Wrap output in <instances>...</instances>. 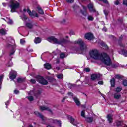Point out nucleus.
Here are the masks:
<instances>
[{
    "label": "nucleus",
    "mask_w": 127,
    "mask_h": 127,
    "mask_svg": "<svg viewBox=\"0 0 127 127\" xmlns=\"http://www.w3.org/2000/svg\"><path fill=\"white\" fill-rule=\"evenodd\" d=\"M81 116L83 117V118H86L85 116V111H81Z\"/></svg>",
    "instance_id": "nucleus-40"
},
{
    "label": "nucleus",
    "mask_w": 127,
    "mask_h": 127,
    "mask_svg": "<svg viewBox=\"0 0 127 127\" xmlns=\"http://www.w3.org/2000/svg\"><path fill=\"white\" fill-rule=\"evenodd\" d=\"M86 121L88 122V123H92L93 122L94 118L93 117H87L86 118Z\"/></svg>",
    "instance_id": "nucleus-23"
},
{
    "label": "nucleus",
    "mask_w": 127,
    "mask_h": 127,
    "mask_svg": "<svg viewBox=\"0 0 127 127\" xmlns=\"http://www.w3.org/2000/svg\"><path fill=\"white\" fill-rule=\"evenodd\" d=\"M65 56L66 54L64 53H61L60 55V58H62V59H63V58H65Z\"/></svg>",
    "instance_id": "nucleus-29"
},
{
    "label": "nucleus",
    "mask_w": 127,
    "mask_h": 127,
    "mask_svg": "<svg viewBox=\"0 0 127 127\" xmlns=\"http://www.w3.org/2000/svg\"><path fill=\"white\" fill-rule=\"evenodd\" d=\"M115 79H122V76L118 74L115 76Z\"/></svg>",
    "instance_id": "nucleus-44"
},
{
    "label": "nucleus",
    "mask_w": 127,
    "mask_h": 127,
    "mask_svg": "<svg viewBox=\"0 0 127 127\" xmlns=\"http://www.w3.org/2000/svg\"><path fill=\"white\" fill-rule=\"evenodd\" d=\"M68 119L70 121V122L71 124H72V125H74V126H76V127H77V126L79 124L78 123V121H77V120H75V119H74L73 118V117L71 116H68Z\"/></svg>",
    "instance_id": "nucleus-9"
},
{
    "label": "nucleus",
    "mask_w": 127,
    "mask_h": 127,
    "mask_svg": "<svg viewBox=\"0 0 127 127\" xmlns=\"http://www.w3.org/2000/svg\"><path fill=\"white\" fill-rule=\"evenodd\" d=\"M103 31H107V28H103L102 29Z\"/></svg>",
    "instance_id": "nucleus-62"
},
{
    "label": "nucleus",
    "mask_w": 127,
    "mask_h": 127,
    "mask_svg": "<svg viewBox=\"0 0 127 127\" xmlns=\"http://www.w3.org/2000/svg\"><path fill=\"white\" fill-rule=\"evenodd\" d=\"M101 77H102V75H101L100 74H92L91 75V80H92V81H95V80H96V79H97V80H101Z\"/></svg>",
    "instance_id": "nucleus-13"
},
{
    "label": "nucleus",
    "mask_w": 127,
    "mask_h": 127,
    "mask_svg": "<svg viewBox=\"0 0 127 127\" xmlns=\"http://www.w3.org/2000/svg\"><path fill=\"white\" fill-rule=\"evenodd\" d=\"M48 41L49 42H51L53 41L54 43L55 44H59L63 46L64 44H66V43H68V42H70V41H68V40H66L64 38H61L60 40H58L56 38L52 36L51 37H49L47 39Z\"/></svg>",
    "instance_id": "nucleus-1"
},
{
    "label": "nucleus",
    "mask_w": 127,
    "mask_h": 127,
    "mask_svg": "<svg viewBox=\"0 0 127 127\" xmlns=\"http://www.w3.org/2000/svg\"><path fill=\"white\" fill-rule=\"evenodd\" d=\"M100 1H103L104 3H106V4H108L109 3V2H108L107 0H99Z\"/></svg>",
    "instance_id": "nucleus-46"
},
{
    "label": "nucleus",
    "mask_w": 127,
    "mask_h": 127,
    "mask_svg": "<svg viewBox=\"0 0 127 127\" xmlns=\"http://www.w3.org/2000/svg\"><path fill=\"white\" fill-rule=\"evenodd\" d=\"M34 16H35V17H38V13H35L34 14V15L32 17V18H33V17H34Z\"/></svg>",
    "instance_id": "nucleus-56"
},
{
    "label": "nucleus",
    "mask_w": 127,
    "mask_h": 127,
    "mask_svg": "<svg viewBox=\"0 0 127 127\" xmlns=\"http://www.w3.org/2000/svg\"><path fill=\"white\" fill-rule=\"evenodd\" d=\"M40 94H41V93L40 92V91H39V90H38L36 93H35V96H36V97H37V96H38L39 95H40Z\"/></svg>",
    "instance_id": "nucleus-45"
},
{
    "label": "nucleus",
    "mask_w": 127,
    "mask_h": 127,
    "mask_svg": "<svg viewBox=\"0 0 127 127\" xmlns=\"http://www.w3.org/2000/svg\"><path fill=\"white\" fill-rule=\"evenodd\" d=\"M66 99H68V97L67 96L64 97L63 100H62V103H64V102H65V100H66Z\"/></svg>",
    "instance_id": "nucleus-52"
},
{
    "label": "nucleus",
    "mask_w": 127,
    "mask_h": 127,
    "mask_svg": "<svg viewBox=\"0 0 127 127\" xmlns=\"http://www.w3.org/2000/svg\"><path fill=\"white\" fill-rule=\"evenodd\" d=\"M68 96H70L71 97H73V96H74V94H73V93H72L71 92H69L68 93Z\"/></svg>",
    "instance_id": "nucleus-51"
},
{
    "label": "nucleus",
    "mask_w": 127,
    "mask_h": 127,
    "mask_svg": "<svg viewBox=\"0 0 127 127\" xmlns=\"http://www.w3.org/2000/svg\"><path fill=\"white\" fill-rule=\"evenodd\" d=\"M66 1L68 3H72V2H74V0H66Z\"/></svg>",
    "instance_id": "nucleus-48"
},
{
    "label": "nucleus",
    "mask_w": 127,
    "mask_h": 127,
    "mask_svg": "<svg viewBox=\"0 0 127 127\" xmlns=\"http://www.w3.org/2000/svg\"><path fill=\"white\" fill-rule=\"evenodd\" d=\"M37 11L38 13H40V14H44V12H43V10H42V9L39 6H38L37 7Z\"/></svg>",
    "instance_id": "nucleus-21"
},
{
    "label": "nucleus",
    "mask_w": 127,
    "mask_h": 127,
    "mask_svg": "<svg viewBox=\"0 0 127 127\" xmlns=\"http://www.w3.org/2000/svg\"><path fill=\"white\" fill-rule=\"evenodd\" d=\"M34 114L37 116V117H39L40 119H41L42 122V124H45V121H46L47 118L46 117H44V116L42 115L40 112H38V111H35Z\"/></svg>",
    "instance_id": "nucleus-7"
},
{
    "label": "nucleus",
    "mask_w": 127,
    "mask_h": 127,
    "mask_svg": "<svg viewBox=\"0 0 127 127\" xmlns=\"http://www.w3.org/2000/svg\"><path fill=\"white\" fill-rule=\"evenodd\" d=\"M114 99H116V100H119L120 98H121V95L119 93H115L114 94Z\"/></svg>",
    "instance_id": "nucleus-22"
},
{
    "label": "nucleus",
    "mask_w": 127,
    "mask_h": 127,
    "mask_svg": "<svg viewBox=\"0 0 127 127\" xmlns=\"http://www.w3.org/2000/svg\"><path fill=\"white\" fill-rule=\"evenodd\" d=\"M56 70H57L58 71H59V70H60V67L57 66L56 67Z\"/></svg>",
    "instance_id": "nucleus-63"
},
{
    "label": "nucleus",
    "mask_w": 127,
    "mask_h": 127,
    "mask_svg": "<svg viewBox=\"0 0 127 127\" xmlns=\"http://www.w3.org/2000/svg\"><path fill=\"white\" fill-rule=\"evenodd\" d=\"M104 13L105 15H106V16H107V15H108V14H109V12L107 11L106 10H104Z\"/></svg>",
    "instance_id": "nucleus-54"
},
{
    "label": "nucleus",
    "mask_w": 127,
    "mask_h": 127,
    "mask_svg": "<svg viewBox=\"0 0 127 127\" xmlns=\"http://www.w3.org/2000/svg\"><path fill=\"white\" fill-rule=\"evenodd\" d=\"M28 100H29L30 102H32V101H33V97L32 96L28 97Z\"/></svg>",
    "instance_id": "nucleus-41"
},
{
    "label": "nucleus",
    "mask_w": 127,
    "mask_h": 127,
    "mask_svg": "<svg viewBox=\"0 0 127 127\" xmlns=\"http://www.w3.org/2000/svg\"><path fill=\"white\" fill-rule=\"evenodd\" d=\"M39 108L40 110H41V111H48V112H49V113L52 114V110H51V109H50V108L47 106H39Z\"/></svg>",
    "instance_id": "nucleus-11"
},
{
    "label": "nucleus",
    "mask_w": 127,
    "mask_h": 127,
    "mask_svg": "<svg viewBox=\"0 0 127 127\" xmlns=\"http://www.w3.org/2000/svg\"><path fill=\"white\" fill-rule=\"evenodd\" d=\"M36 79L37 81L40 83V84H41V85H47L48 84V81L47 80H45L42 76H40L39 75H38L36 77Z\"/></svg>",
    "instance_id": "nucleus-6"
},
{
    "label": "nucleus",
    "mask_w": 127,
    "mask_h": 127,
    "mask_svg": "<svg viewBox=\"0 0 127 127\" xmlns=\"http://www.w3.org/2000/svg\"><path fill=\"white\" fill-rule=\"evenodd\" d=\"M123 3L124 5H126L127 7V0H123Z\"/></svg>",
    "instance_id": "nucleus-47"
},
{
    "label": "nucleus",
    "mask_w": 127,
    "mask_h": 127,
    "mask_svg": "<svg viewBox=\"0 0 127 127\" xmlns=\"http://www.w3.org/2000/svg\"><path fill=\"white\" fill-rule=\"evenodd\" d=\"M121 52H122V54L124 55V56H126V57L127 56V50L123 49V50H122Z\"/></svg>",
    "instance_id": "nucleus-27"
},
{
    "label": "nucleus",
    "mask_w": 127,
    "mask_h": 127,
    "mask_svg": "<svg viewBox=\"0 0 127 127\" xmlns=\"http://www.w3.org/2000/svg\"><path fill=\"white\" fill-rule=\"evenodd\" d=\"M110 83L111 85V87H115V84L116 83V80H115V78H112L110 80Z\"/></svg>",
    "instance_id": "nucleus-24"
},
{
    "label": "nucleus",
    "mask_w": 127,
    "mask_h": 127,
    "mask_svg": "<svg viewBox=\"0 0 127 127\" xmlns=\"http://www.w3.org/2000/svg\"><path fill=\"white\" fill-rule=\"evenodd\" d=\"M7 19H8V21L7 22V23H8V24H12L13 23V21H12L11 19L7 18Z\"/></svg>",
    "instance_id": "nucleus-36"
},
{
    "label": "nucleus",
    "mask_w": 127,
    "mask_h": 127,
    "mask_svg": "<svg viewBox=\"0 0 127 127\" xmlns=\"http://www.w3.org/2000/svg\"><path fill=\"white\" fill-rule=\"evenodd\" d=\"M103 84H104V82H103V81H100L98 82L99 85H103Z\"/></svg>",
    "instance_id": "nucleus-59"
},
{
    "label": "nucleus",
    "mask_w": 127,
    "mask_h": 127,
    "mask_svg": "<svg viewBox=\"0 0 127 127\" xmlns=\"http://www.w3.org/2000/svg\"><path fill=\"white\" fill-rule=\"evenodd\" d=\"M69 34L70 35H75V32L71 31H70Z\"/></svg>",
    "instance_id": "nucleus-58"
},
{
    "label": "nucleus",
    "mask_w": 127,
    "mask_h": 127,
    "mask_svg": "<svg viewBox=\"0 0 127 127\" xmlns=\"http://www.w3.org/2000/svg\"><path fill=\"white\" fill-rule=\"evenodd\" d=\"M123 85L124 86V87H126V86H127V80H123Z\"/></svg>",
    "instance_id": "nucleus-39"
},
{
    "label": "nucleus",
    "mask_w": 127,
    "mask_h": 127,
    "mask_svg": "<svg viewBox=\"0 0 127 127\" xmlns=\"http://www.w3.org/2000/svg\"><path fill=\"white\" fill-rule=\"evenodd\" d=\"M13 64L11 63V62H9L7 64V66L8 67H12Z\"/></svg>",
    "instance_id": "nucleus-38"
},
{
    "label": "nucleus",
    "mask_w": 127,
    "mask_h": 127,
    "mask_svg": "<svg viewBox=\"0 0 127 127\" xmlns=\"http://www.w3.org/2000/svg\"><path fill=\"white\" fill-rule=\"evenodd\" d=\"M5 105H6V108H7L8 105H9V102L8 101L5 103Z\"/></svg>",
    "instance_id": "nucleus-61"
},
{
    "label": "nucleus",
    "mask_w": 127,
    "mask_h": 127,
    "mask_svg": "<svg viewBox=\"0 0 127 127\" xmlns=\"http://www.w3.org/2000/svg\"><path fill=\"white\" fill-rule=\"evenodd\" d=\"M120 65L119 64H114L111 65L112 68H118Z\"/></svg>",
    "instance_id": "nucleus-35"
},
{
    "label": "nucleus",
    "mask_w": 127,
    "mask_h": 127,
    "mask_svg": "<svg viewBox=\"0 0 127 127\" xmlns=\"http://www.w3.org/2000/svg\"><path fill=\"white\" fill-rule=\"evenodd\" d=\"M107 118L109 124H112V123H113V116L112 114H108L107 116Z\"/></svg>",
    "instance_id": "nucleus-16"
},
{
    "label": "nucleus",
    "mask_w": 127,
    "mask_h": 127,
    "mask_svg": "<svg viewBox=\"0 0 127 127\" xmlns=\"http://www.w3.org/2000/svg\"><path fill=\"white\" fill-rule=\"evenodd\" d=\"M88 7L90 11H93V12H95V9H94L93 8L94 6L93 4H88Z\"/></svg>",
    "instance_id": "nucleus-19"
},
{
    "label": "nucleus",
    "mask_w": 127,
    "mask_h": 127,
    "mask_svg": "<svg viewBox=\"0 0 127 127\" xmlns=\"http://www.w3.org/2000/svg\"><path fill=\"white\" fill-rule=\"evenodd\" d=\"M82 13L83 15L86 16V12H82Z\"/></svg>",
    "instance_id": "nucleus-64"
},
{
    "label": "nucleus",
    "mask_w": 127,
    "mask_h": 127,
    "mask_svg": "<svg viewBox=\"0 0 127 127\" xmlns=\"http://www.w3.org/2000/svg\"><path fill=\"white\" fill-rule=\"evenodd\" d=\"M84 71H85V72H90V68H86L84 69Z\"/></svg>",
    "instance_id": "nucleus-53"
},
{
    "label": "nucleus",
    "mask_w": 127,
    "mask_h": 127,
    "mask_svg": "<svg viewBox=\"0 0 127 127\" xmlns=\"http://www.w3.org/2000/svg\"><path fill=\"white\" fill-rule=\"evenodd\" d=\"M73 8L75 11H76V10H79V9H80V8L79 7V6H78L77 5L73 6Z\"/></svg>",
    "instance_id": "nucleus-37"
},
{
    "label": "nucleus",
    "mask_w": 127,
    "mask_h": 127,
    "mask_svg": "<svg viewBox=\"0 0 127 127\" xmlns=\"http://www.w3.org/2000/svg\"><path fill=\"white\" fill-rule=\"evenodd\" d=\"M0 33L2 35H5L6 34V31L4 30L3 28L0 30Z\"/></svg>",
    "instance_id": "nucleus-26"
},
{
    "label": "nucleus",
    "mask_w": 127,
    "mask_h": 127,
    "mask_svg": "<svg viewBox=\"0 0 127 127\" xmlns=\"http://www.w3.org/2000/svg\"><path fill=\"white\" fill-rule=\"evenodd\" d=\"M114 4L115 5H119V4H120V2L118 0H117L114 2Z\"/></svg>",
    "instance_id": "nucleus-50"
},
{
    "label": "nucleus",
    "mask_w": 127,
    "mask_h": 127,
    "mask_svg": "<svg viewBox=\"0 0 127 127\" xmlns=\"http://www.w3.org/2000/svg\"><path fill=\"white\" fill-rule=\"evenodd\" d=\"M9 7L11 9V12H15L16 9L19 8L20 4L19 3L15 0H11L9 2Z\"/></svg>",
    "instance_id": "nucleus-3"
},
{
    "label": "nucleus",
    "mask_w": 127,
    "mask_h": 127,
    "mask_svg": "<svg viewBox=\"0 0 127 127\" xmlns=\"http://www.w3.org/2000/svg\"><path fill=\"white\" fill-rule=\"evenodd\" d=\"M122 87H117L116 89V92L117 93H120V92H121V91H122Z\"/></svg>",
    "instance_id": "nucleus-33"
},
{
    "label": "nucleus",
    "mask_w": 127,
    "mask_h": 127,
    "mask_svg": "<svg viewBox=\"0 0 127 127\" xmlns=\"http://www.w3.org/2000/svg\"><path fill=\"white\" fill-rule=\"evenodd\" d=\"M30 82L31 83H32V84H35V83H36V81H35V79H31Z\"/></svg>",
    "instance_id": "nucleus-49"
},
{
    "label": "nucleus",
    "mask_w": 127,
    "mask_h": 127,
    "mask_svg": "<svg viewBox=\"0 0 127 127\" xmlns=\"http://www.w3.org/2000/svg\"><path fill=\"white\" fill-rule=\"evenodd\" d=\"M26 26L28 28H29V29L33 28V24H32L31 23H27L26 24Z\"/></svg>",
    "instance_id": "nucleus-20"
},
{
    "label": "nucleus",
    "mask_w": 127,
    "mask_h": 127,
    "mask_svg": "<svg viewBox=\"0 0 127 127\" xmlns=\"http://www.w3.org/2000/svg\"><path fill=\"white\" fill-rule=\"evenodd\" d=\"M87 19H88L89 21H93V20H94V17L92 16L89 15L88 16Z\"/></svg>",
    "instance_id": "nucleus-31"
},
{
    "label": "nucleus",
    "mask_w": 127,
    "mask_h": 127,
    "mask_svg": "<svg viewBox=\"0 0 127 127\" xmlns=\"http://www.w3.org/2000/svg\"><path fill=\"white\" fill-rule=\"evenodd\" d=\"M17 75V73H16V71H11L10 73L9 78L12 81H13L14 79H15L16 78Z\"/></svg>",
    "instance_id": "nucleus-12"
},
{
    "label": "nucleus",
    "mask_w": 127,
    "mask_h": 127,
    "mask_svg": "<svg viewBox=\"0 0 127 127\" xmlns=\"http://www.w3.org/2000/svg\"><path fill=\"white\" fill-rule=\"evenodd\" d=\"M99 60H101L106 66H111V65H112V60L109 55H107L106 53L102 54Z\"/></svg>",
    "instance_id": "nucleus-2"
},
{
    "label": "nucleus",
    "mask_w": 127,
    "mask_h": 127,
    "mask_svg": "<svg viewBox=\"0 0 127 127\" xmlns=\"http://www.w3.org/2000/svg\"><path fill=\"white\" fill-rule=\"evenodd\" d=\"M73 99L75 103L76 104L77 106H80L81 105V102H80V100L78 98L76 97H73Z\"/></svg>",
    "instance_id": "nucleus-17"
},
{
    "label": "nucleus",
    "mask_w": 127,
    "mask_h": 127,
    "mask_svg": "<svg viewBox=\"0 0 127 127\" xmlns=\"http://www.w3.org/2000/svg\"><path fill=\"white\" fill-rule=\"evenodd\" d=\"M56 76H57V78H58V79H63V75L62 74H59V75H57Z\"/></svg>",
    "instance_id": "nucleus-42"
},
{
    "label": "nucleus",
    "mask_w": 127,
    "mask_h": 127,
    "mask_svg": "<svg viewBox=\"0 0 127 127\" xmlns=\"http://www.w3.org/2000/svg\"><path fill=\"white\" fill-rule=\"evenodd\" d=\"M7 47H11L12 49L11 50L9 53V56L11 57L12 55H13L14 53H15V48L16 47L15 45H10L9 44H7L6 45Z\"/></svg>",
    "instance_id": "nucleus-8"
},
{
    "label": "nucleus",
    "mask_w": 127,
    "mask_h": 127,
    "mask_svg": "<svg viewBox=\"0 0 127 127\" xmlns=\"http://www.w3.org/2000/svg\"><path fill=\"white\" fill-rule=\"evenodd\" d=\"M68 86L69 89H73V88H74L75 87V84H72L71 83H69L68 84Z\"/></svg>",
    "instance_id": "nucleus-34"
},
{
    "label": "nucleus",
    "mask_w": 127,
    "mask_h": 127,
    "mask_svg": "<svg viewBox=\"0 0 127 127\" xmlns=\"http://www.w3.org/2000/svg\"><path fill=\"white\" fill-rule=\"evenodd\" d=\"M101 45L102 46H105V47H106V48H108V46L107 45H106V44L105 43H102L101 44Z\"/></svg>",
    "instance_id": "nucleus-57"
},
{
    "label": "nucleus",
    "mask_w": 127,
    "mask_h": 127,
    "mask_svg": "<svg viewBox=\"0 0 127 127\" xmlns=\"http://www.w3.org/2000/svg\"><path fill=\"white\" fill-rule=\"evenodd\" d=\"M116 125L117 127H119V126H122L123 125V121H116Z\"/></svg>",
    "instance_id": "nucleus-30"
},
{
    "label": "nucleus",
    "mask_w": 127,
    "mask_h": 127,
    "mask_svg": "<svg viewBox=\"0 0 127 127\" xmlns=\"http://www.w3.org/2000/svg\"><path fill=\"white\" fill-rule=\"evenodd\" d=\"M44 67L45 69H47V70H50V69H51V64L49 63H46L44 65Z\"/></svg>",
    "instance_id": "nucleus-18"
},
{
    "label": "nucleus",
    "mask_w": 127,
    "mask_h": 127,
    "mask_svg": "<svg viewBox=\"0 0 127 127\" xmlns=\"http://www.w3.org/2000/svg\"><path fill=\"white\" fill-rule=\"evenodd\" d=\"M3 80V76H0V90L1 89V84H2V80Z\"/></svg>",
    "instance_id": "nucleus-28"
},
{
    "label": "nucleus",
    "mask_w": 127,
    "mask_h": 127,
    "mask_svg": "<svg viewBox=\"0 0 127 127\" xmlns=\"http://www.w3.org/2000/svg\"><path fill=\"white\" fill-rule=\"evenodd\" d=\"M34 42L36 44L40 43V42H41V39H40V38L39 37L35 38L34 40Z\"/></svg>",
    "instance_id": "nucleus-25"
},
{
    "label": "nucleus",
    "mask_w": 127,
    "mask_h": 127,
    "mask_svg": "<svg viewBox=\"0 0 127 127\" xmlns=\"http://www.w3.org/2000/svg\"><path fill=\"white\" fill-rule=\"evenodd\" d=\"M49 123H51V124H56V123H58L60 127H61V121L60 120L51 119H49Z\"/></svg>",
    "instance_id": "nucleus-14"
},
{
    "label": "nucleus",
    "mask_w": 127,
    "mask_h": 127,
    "mask_svg": "<svg viewBox=\"0 0 127 127\" xmlns=\"http://www.w3.org/2000/svg\"><path fill=\"white\" fill-rule=\"evenodd\" d=\"M74 44H78L80 45V50L81 51H86L87 50V45H86L82 39H79L78 40L75 41Z\"/></svg>",
    "instance_id": "nucleus-4"
},
{
    "label": "nucleus",
    "mask_w": 127,
    "mask_h": 127,
    "mask_svg": "<svg viewBox=\"0 0 127 127\" xmlns=\"http://www.w3.org/2000/svg\"><path fill=\"white\" fill-rule=\"evenodd\" d=\"M46 127H54L53 125H51L50 124H48Z\"/></svg>",
    "instance_id": "nucleus-60"
},
{
    "label": "nucleus",
    "mask_w": 127,
    "mask_h": 127,
    "mask_svg": "<svg viewBox=\"0 0 127 127\" xmlns=\"http://www.w3.org/2000/svg\"><path fill=\"white\" fill-rule=\"evenodd\" d=\"M20 43L22 45L24 44L25 43V40L23 39H20Z\"/></svg>",
    "instance_id": "nucleus-43"
},
{
    "label": "nucleus",
    "mask_w": 127,
    "mask_h": 127,
    "mask_svg": "<svg viewBox=\"0 0 127 127\" xmlns=\"http://www.w3.org/2000/svg\"><path fill=\"white\" fill-rule=\"evenodd\" d=\"M23 11H24V12H26V11H27V12L28 13L29 15H30V16H31V17L34 16V14L35 13V11H32L31 12V11H30V10H29V9H27V10H26V9H24Z\"/></svg>",
    "instance_id": "nucleus-15"
},
{
    "label": "nucleus",
    "mask_w": 127,
    "mask_h": 127,
    "mask_svg": "<svg viewBox=\"0 0 127 127\" xmlns=\"http://www.w3.org/2000/svg\"><path fill=\"white\" fill-rule=\"evenodd\" d=\"M89 54L91 57L93 58V59L100 60L102 57V55H100V54H99V52L97 50H92L90 51Z\"/></svg>",
    "instance_id": "nucleus-5"
},
{
    "label": "nucleus",
    "mask_w": 127,
    "mask_h": 127,
    "mask_svg": "<svg viewBox=\"0 0 127 127\" xmlns=\"http://www.w3.org/2000/svg\"><path fill=\"white\" fill-rule=\"evenodd\" d=\"M23 81H24V79L22 78H18L17 79V82H18V83H22V82H23Z\"/></svg>",
    "instance_id": "nucleus-32"
},
{
    "label": "nucleus",
    "mask_w": 127,
    "mask_h": 127,
    "mask_svg": "<svg viewBox=\"0 0 127 127\" xmlns=\"http://www.w3.org/2000/svg\"><path fill=\"white\" fill-rule=\"evenodd\" d=\"M14 94H19V91H18L17 90H15L14 91Z\"/></svg>",
    "instance_id": "nucleus-55"
},
{
    "label": "nucleus",
    "mask_w": 127,
    "mask_h": 127,
    "mask_svg": "<svg viewBox=\"0 0 127 127\" xmlns=\"http://www.w3.org/2000/svg\"><path fill=\"white\" fill-rule=\"evenodd\" d=\"M85 37L86 39H87L88 40H93L95 39V37L94 36V35L90 33L86 34L85 35Z\"/></svg>",
    "instance_id": "nucleus-10"
}]
</instances>
